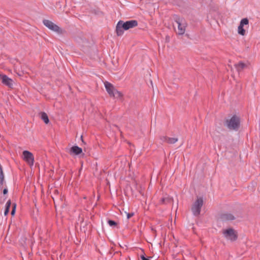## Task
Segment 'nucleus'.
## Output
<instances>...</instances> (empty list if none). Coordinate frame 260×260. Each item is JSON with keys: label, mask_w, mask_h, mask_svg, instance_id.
I'll use <instances>...</instances> for the list:
<instances>
[{"label": "nucleus", "mask_w": 260, "mask_h": 260, "mask_svg": "<svg viewBox=\"0 0 260 260\" xmlns=\"http://www.w3.org/2000/svg\"><path fill=\"white\" fill-rule=\"evenodd\" d=\"M138 21L136 20H131L124 22L120 20L118 22L116 27V32L118 36H121L123 34V30H127L130 28L136 27L138 25Z\"/></svg>", "instance_id": "1"}, {"label": "nucleus", "mask_w": 260, "mask_h": 260, "mask_svg": "<svg viewBox=\"0 0 260 260\" xmlns=\"http://www.w3.org/2000/svg\"><path fill=\"white\" fill-rule=\"evenodd\" d=\"M224 125L230 130L237 131L240 126V118L239 116L234 115L230 119H226L225 121Z\"/></svg>", "instance_id": "2"}, {"label": "nucleus", "mask_w": 260, "mask_h": 260, "mask_svg": "<svg viewBox=\"0 0 260 260\" xmlns=\"http://www.w3.org/2000/svg\"><path fill=\"white\" fill-rule=\"evenodd\" d=\"M222 233L226 239L231 242H235L238 239V232L232 228L222 230Z\"/></svg>", "instance_id": "3"}, {"label": "nucleus", "mask_w": 260, "mask_h": 260, "mask_svg": "<svg viewBox=\"0 0 260 260\" xmlns=\"http://www.w3.org/2000/svg\"><path fill=\"white\" fill-rule=\"evenodd\" d=\"M203 205V200L202 198H199L193 204L191 210L195 216H198L200 214L201 208Z\"/></svg>", "instance_id": "4"}, {"label": "nucleus", "mask_w": 260, "mask_h": 260, "mask_svg": "<svg viewBox=\"0 0 260 260\" xmlns=\"http://www.w3.org/2000/svg\"><path fill=\"white\" fill-rule=\"evenodd\" d=\"M43 23L49 29L58 34H62L63 32V30L61 28L49 20L44 19L43 21Z\"/></svg>", "instance_id": "5"}, {"label": "nucleus", "mask_w": 260, "mask_h": 260, "mask_svg": "<svg viewBox=\"0 0 260 260\" xmlns=\"http://www.w3.org/2000/svg\"><path fill=\"white\" fill-rule=\"evenodd\" d=\"M175 22L178 25V34L179 35H183L184 34L185 31V24L183 23V18H180L178 16L176 15L174 17Z\"/></svg>", "instance_id": "6"}, {"label": "nucleus", "mask_w": 260, "mask_h": 260, "mask_svg": "<svg viewBox=\"0 0 260 260\" xmlns=\"http://www.w3.org/2000/svg\"><path fill=\"white\" fill-rule=\"evenodd\" d=\"M23 159L30 166L34 163V157L32 153L27 150H24L22 152Z\"/></svg>", "instance_id": "7"}, {"label": "nucleus", "mask_w": 260, "mask_h": 260, "mask_svg": "<svg viewBox=\"0 0 260 260\" xmlns=\"http://www.w3.org/2000/svg\"><path fill=\"white\" fill-rule=\"evenodd\" d=\"M235 217L229 212L223 213L219 216V219L222 222L232 221L235 219Z\"/></svg>", "instance_id": "8"}, {"label": "nucleus", "mask_w": 260, "mask_h": 260, "mask_svg": "<svg viewBox=\"0 0 260 260\" xmlns=\"http://www.w3.org/2000/svg\"><path fill=\"white\" fill-rule=\"evenodd\" d=\"M104 85L105 86V88L106 89L107 92L108 93L110 97L114 96L115 95L114 94V92L116 91V89L113 86V84L108 82V81H106L104 83Z\"/></svg>", "instance_id": "9"}, {"label": "nucleus", "mask_w": 260, "mask_h": 260, "mask_svg": "<svg viewBox=\"0 0 260 260\" xmlns=\"http://www.w3.org/2000/svg\"><path fill=\"white\" fill-rule=\"evenodd\" d=\"M2 83L8 87L10 88H13V81L12 79L9 78L7 75H5L2 77Z\"/></svg>", "instance_id": "10"}, {"label": "nucleus", "mask_w": 260, "mask_h": 260, "mask_svg": "<svg viewBox=\"0 0 260 260\" xmlns=\"http://www.w3.org/2000/svg\"><path fill=\"white\" fill-rule=\"evenodd\" d=\"M82 153V149L81 148L77 146H74L72 147L70 150V154L71 155L72 154H75V155H79L81 153Z\"/></svg>", "instance_id": "11"}, {"label": "nucleus", "mask_w": 260, "mask_h": 260, "mask_svg": "<svg viewBox=\"0 0 260 260\" xmlns=\"http://www.w3.org/2000/svg\"><path fill=\"white\" fill-rule=\"evenodd\" d=\"M235 66L238 72H241L246 67V64L241 61L239 62L237 64H236Z\"/></svg>", "instance_id": "12"}, {"label": "nucleus", "mask_w": 260, "mask_h": 260, "mask_svg": "<svg viewBox=\"0 0 260 260\" xmlns=\"http://www.w3.org/2000/svg\"><path fill=\"white\" fill-rule=\"evenodd\" d=\"M173 199L168 196L162 198L160 201V204H161L171 203Z\"/></svg>", "instance_id": "13"}, {"label": "nucleus", "mask_w": 260, "mask_h": 260, "mask_svg": "<svg viewBox=\"0 0 260 260\" xmlns=\"http://www.w3.org/2000/svg\"><path fill=\"white\" fill-rule=\"evenodd\" d=\"M41 118L43 121L46 123L48 124L49 122V120L47 114L44 112L40 113Z\"/></svg>", "instance_id": "14"}, {"label": "nucleus", "mask_w": 260, "mask_h": 260, "mask_svg": "<svg viewBox=\"0 0 260 260\" xmlns=\"http://www.w3.org/2000/svg\"><path fill=\"white\" fill-rule=\"evenodd\" d=\"M243 26L240 24L238 27V34L242 36L245 35V30L244 29Z\"/></svg>", "instance_id": "15"}, {"label": "nucleus", "mask_w": 260, "mask_h": 260, "mask_svg": "<svg viewBox=\"0 0 260 260\" xmlns=\"http://www.w3.org/2000/svg\"><path fill=\"white\" fill-rule=\"evenodd\" d=\"M114 94L115 95L114 96H112V98L115 99L122 98L123 96V94L121 92L118 91L117 89L114 92Z\"/></svg>", "instance_id": "16"}, {"label": "nucleus", "mask_w": 260, "mask_h": 260, "mask_svg": "<svg viewBox=\"0 0 260 260\" xmlns=\"http://www.w3.org/2000/svg\"><path fill=\"white\" fill-rule=\"evenodd\" d=\"M178 141V139L176 138H168L167 143L169 144H174Z\"/></svg>", "instance_id": "17"}, {"label": "nucleus", "mask_w": 260, "mask_h": 260, "mask_svg": "<svg viewBox=\"0 0 260 260\" xmlns=\"http://www.w3.org/2000/svg\"><path fill=\"white\" fill-rule=\"evenodd\" d=\"M249 23V20L247 18L242 19L240 23V24L244 26L245 25H248Z\"/></svg>", "instance_id": "18"}, {"label": "nucleus", "mask_w": 260, "mask_h": 260, "mask_svg": "<svg viewBox=\"0 0 260 260\" xmlns=\"http://www.w3.org/2000/svg\"><path fill=\"white\" fill-rule=\"evenodd\" d=\"M108 223L111 226H114L117 225V222L112 220H109Z\"/></svg>", "instance_id": "19"}, {"label": "nucleus", "mask_w": 260, "mask_h": 260, "mask_svg": "<svg viewBox=\"0 0 260 260\" xmlns=\"http://www.w3.org/2000/svg\"><path fill=\"white\" fill-rule=\"evenodd\" d=\"M4 181V175L3 171L0 172V183L3 184Z\"/></svg>", "instance_id": "20"}, {"label": "nucleus", "mask_w": 260, "mask_h": 260, "mask_svg": "<svg viewBox=\"0 0 260 260\" xmlns=\"http://www.w3.org/2000/svg\"><path fill=\"white\" fill-rule=\"evenodd\" d=\"M16 205L15 204H13V207H12V210L11 212V214L12 216L15 215V211H16Z\"/></svg>", "instance_id": "21"}, {"label": "nucleus", "mask_w": 260, "mask_h": 260, "mask_svg": "<svg viewBox=\"0 0 260 260\" xmlns=\"http://www.w3.org/2000/svg\"><path fill=\"white\" fill-rule=\"evenodd\" d=\"M169 137H166V136H161L160 137V140L162 141V142H167V140H168V139Z\"/></svg>", "instance_id": "22"}, {"label": "nucleus", "mask_w": 260, "mask_h": 260, "mask_svg": "<svg viewBox=\"0 0 260 260\" xmlns=\"http://www.w3.org/2000/svg\"><path fill=\"white\" fill-rule=\"evenodd\" d=\"M134 215V213L132 212V213H128L126 214V215H127V219H129L130 218H131L132 217H133Z\"/></svg>", "instance_id": "23"}, {"label": "nucleus", "mask_w": 260, "mask_h": 260, "mask_svg": "<svg viewBox=\"0 0 260 260\" xmlns=\"http://www.w3.org/2000/svg\"><path fill=\"white\" fill-rule=\"evenodd\" d=\"M11 205V201L10 200L8 201V202H7L6 205V208H8L9 209H10Z\"/></svg>", "instance_id": "24"}, {"label": "nucleus", "mask_w": 260, "mask_h": 260, "mask_svg": "<svg viewBox=\"0 0 260 260\" xmlns=\"http://www.w3.org/2000/svg\"><path fill=\"white\" fill-rule=\"evenodd\" d=\"M9 210H10V209H9L8 208H5V212H4V215L5 216H7L8 215V214L9 212Z\"/></svg>", "instance_id": "25"}, {"label": "nucleus", "mask_w": 260, "mask_h": 260, "mask_svg": "<svg viewBox=\"0 0 260 260\" xmlns=\"http://www.w3.org/2000/svg\"><path fill=\"white\" fill-rule=\"evenodd\" d=\"M140 257L142 260H150L149 258L146 257L144 255H141Z\"/></svg>", "instance_id": "26"}, {"label": "nucleus", "mask_w": 260, "mask_h": 260, "mask_svg": "<svg viewBox=\"0 0 260 260\" xmlns=\"http://www.w3.org/2000/svg\"><path fill=\"white\" fill-rule=\"evenodd\" d=\"M7 193H8V189H7V188H5V189H4V190H3V193H4V194H7Z\"/></svg>", "instance_id": "27"}, {"label": "nucleus", "mask_w": 260, "mask_h": 260, "mask_svg": "<svg viewBox=\"0 0 260 260\" xmlns=\"http://www.w3.org/2000/svg\"><path fill=\"white\" fill-rule=\"evenodd\" d=\"M5 75L0 74V80H2V77H3V76H5Z\"/></svg>", "instance_id": "28"}, {"label": "nucleus", "mask_w": 260, "mask_h": 260, "mask_svg": "<svg viewBox=\"0 0 260 260\" xmlns=\"http://www.w3.org/2000/svg\"><path fill=\"white\" fill-rule=\"evenodd\" d=\"M1 171H3V170H2V166L0 165V172H1Z\"/></svg>", "instance_id": "29"}, {"label": "nucleus", "mask_w": 260, "mask_h": 260, "mask_svg": "<svg viewBox=\"0 0 260 260\" xmlns=\"http://www.w3.org/2000/svg\"><path fill=\"white\" fill-rule=\"evenodd\" d=\"M81 140H82V142H84V141L83 140L82 136L81 137Z\"/></svg>", "instance_id": "30"}]
</instances>
